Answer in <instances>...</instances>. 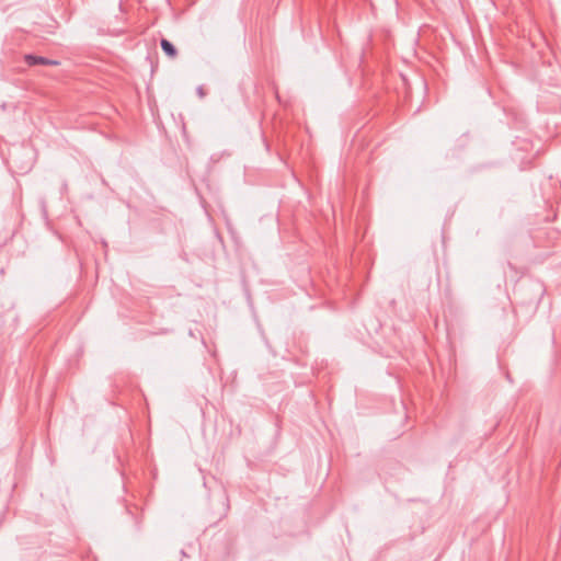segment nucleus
<instances>
[{
  "instance_id": "3",
  "label": "nucleus",
  "mask_w": 561,
  "mask_h": 561,
  "mask_svg": "<svg viewBox=\"0 0 561 561\" xmlns=\"http://www.w3.org/2000/svg\"><path fill=\"white\" fill-rule=\"evenodd\" d=\"M198 94H199V95H203V94H204V93H203L202 88H198Z\"/></svg>"
},
{
  "instance_id": "2",
  "label": "nucleus",
  "mask_w": 561,
  "mask_h": 561,
  "mask_svg": "<svg viewBox=\"0 0 561 561\" xmlns=\"http://www.w3.org/2000/svg\"><path fill=\"white\" fill-rule=\"evenodd\" d=\"M160 45L165 55H168L171 58H174L176 56L178 50L170 41L162 38Z\"/></svg>"
},
{
  "instance_id": "1",
  "label": "nucleus",
  "mask_w": 561,
  "mask_h": 561,
  "mask_svg": "<svg viewBox=\"0 0 561 561\" xmlns=\"http://www.w3.org/2000/svg\"><path fill=\"white\" fill-rule=\"evenodd\" d=\"M25 61L28 66H36V65H58V61L51 60L42 56H35V55H26Z\"/></svg>"
}]
</instances>
